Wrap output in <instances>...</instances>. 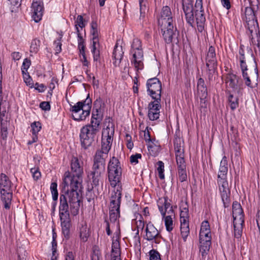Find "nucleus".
Instances as JSON below:
<instances>
[{"instance_id":"f257e3e1","label":"nucleus","mask_w":260,"mask_h":260,"mask_svg":"<svg viewBox=\"0 0 260 260\" xmlns=\"http://www.w3.org/2000/svg\"><path fill=\"white\" fill-rule=\"evenodd\" d=\"M73 175L66 172L62 185L59 198V216L62 233L65 238L70 237L71 220L70 212L73 216L79 213L82 191L83 168L80 166L78 159L74 157L71 161Z\"/></svg>"},{"instance_id":"f03ea898","label":"nucleus","mask_w":260,"mask_h":260,"mask_svg":"<svg viewBox=\"0 0 260 260\" xmlns=\"http://www.w3.org/2000/svg\"><path fill=\"white\" fill-rule=\"evenodd\" d=\"M182 7L188 24L193 27L195 19L197 29L202 32L204 30L206 22L202 0H196L194 6H193L192 0H182Z\"/></svg>"},{"instance_id":"7ed1b4c3","label":"nucleus","mask_w":260,"mask_h":260,"mask_svg":"<svg viewBox=\"0 0 260 260\" xmlns=\"http://www.w3.org/2000/svg\"><path fill=\"white\" fill-rule=\"evenodd\" d=\"M107 171L108 180L111 186L115 187L117 185L118 187L122 188L121 186H119L122 177V169L120 161L117 157L113 156L110 158Z\"/></svg>"},{"instance_id":"20e7f679","label":"nucleus","mask_w":260,"mask_h":260,"mask_svg":"<svg viewBox=\"0 0 260 260\" xmlns=\"http://www.w3.org/2000/svg\"><path fill=\"white\" fill-rule=\"evenodd\" d=\"M122 188L117 187L110 198L109 216L111 222L115 223L120 217V207L121 201Z\"/></svg>"},{"instance_id":"39448f33","label":"nucleus","mask_w":260,"mask_h":260,"mask_svg":"<svg viewBox=\"0 0 260 260\" xmlns=\"http://www.w3.org/2000/svg\"><path fill=\"white\" fill-rule=\"evenodd\" d=\"M258 9V7L246 6L245 9V19L247 27L250 34L251 35L254 31H258V24L255 13Z\"/></svg>"},{"instance_id":"423d86ee","label":"nucleus","mask_w":260,"mask_h":260,"mask_svg":"<svg viewBox=\"0 0 260 260\" xmlns=\"http://www.w3.org/2000/svg\"><path fill=\"white\" fill-rule=\"evenodd\" d=\"M159 26L161 28L162 37L166 43L170 44L175 39L178 41L179 32L176 27L174 26L173 23Z\"/></svg>"},{"instance_id":"0eeeda50","label":"nucleus","mask_w":260,"mask_h":260,"mask_svg":"<svg viewBox=\"0 0 260 260\" xmlns=\"http://www.w3.org/2000/svg\"><path fill=\"white\" fill-rule=\"evenodd\" d=\"M96 134V133L83 126L80 129L79 135L82 147L84 149H87L91 146L95 140Z\"/></svg>"},{"instance_id":"6e6552de","label":"nucleus","mask_w":260,"mask_h":260,"mask_svg":"<svg viewBox=\"0 0 260 260\" xmlns=\"http://www.w3.org/2000/svg\"><path fill=\"white\" fill-rule=\"evenodd\" d=\"M154 101L150 102L148 105V117L150 120L154 121L159 118L160 109L161 108L160 96L153 97Z\"/></svg>"},{"instance_id":"1a4fd4ad","label":"nucleus","mask_w":260,"mask_h":260,"mask_svg":"<svg viewBox=\"0 0 260 260\" xmlns=\"http://www.w3.org/2000/svg\"><path fill=\"white\" fill-rule=\"evenodd\" d=\"M148 94L152 98L160 96L161 99V83L156 77L149 79L146 83Z\"/></svg>"},{"instance_id":"9d476101","label":"nucleus","mask_w":260,"mask_h":260,"mask_svg":"<svg viewBox=\"0 0 260 260\" xmlns=\"http://www.w3.org/2000/svg\"><path fill=\"white\" fill-rule=\"evenodd\" d=\"M217 183L223 206L224 208H228L229 207L231 202V192L229 188L228 181L217 180Z\"/></svg>"},{"instance_id":"9b49d317","label":"nucleus","mask_w":260,"mask_h":260,"mask_svg":"<svg viewBox=\"0 0 260 260\" xmlns=\"http://www.w3.org/2000/svg\"><path fill=\"white\" fill-rule=\"evenodd\" d=\"M233 224L234 228L235 242H241V237L243 231V226L244 223V215L233 216Z\"/></svg>"},{"instance_id":"f8f14e48","label":"nucleus","mask_w":260,"mask_h":260,"mask_svg":"<svg viewBox=\"0 0 260 260\" xmlns=\"http://www.w3.org/2000/svg\"><path fill=\"white\" fill-rule=\"evenodd\" d=\"M157 20L158 25H165L167 24L173 23L172 13L169 6H164L162 8L160 15Z\"/></svg>"},{"instance_id":"ddd939ff","label":"nucleus","mask_w":260,"mask_h":260,"mask_svg":"<svg viewBox=\"0 0 260 260\" xmlns=\"http://www.w3.org/2000/svg\"><path fill=\"white\" fill-rule=\"evenodd\" d=\"M70 111L72 112V118L75 121L84 120L89 116L86 115L81 102H77L75 105L71 106Z\"/></svg>"},{"instance_id":"4468645a","label":"nucleus","mask_w":260,"mask_h":260,"mask_svg":"<svg viewBox=\"0 0 260 260\" xmlns=\"http://www.w3.org/2000/svg\"><path fill=\"white\" fill-rule=\"evenodd\" d=\"M103 119V115L95 114L94 111H92L90 123L84 126L98 134L100 132V124Z\"/></svg>"},{"instance_id":"2eb2a0df","label":"nucleus","mask_w":260,"mask_h":260,"mask_svg":"<svg viewBox=\"0 0 260 260\" xmlns=\"http://www.w3.org/2000/svg\"><path fill=\"white\" fill-rule=\"evenodd\" d=\"M133 54V59L132 63L134 64L136 70L138 72L144 68L143 60V52L142 49H138L132 51Z\"/></svg>"},{"instance_id":"dca6fc26","label":"nucleus","mask_w":260,"mask_h":260,"mask_svg":"<svg viewBox=\"0 0 260 260\" xmlns=\"http://www.w3.org/2000/svg\"><path fill=\"white\" fill-rule=\"evenodd\" d=\"M145 231L146 238L148 240L151 241L154 239L156 244L161 242L160 239H162V238L158 235L157 230L150 222L147 224Z\"/></svg>"},{"instance_id":"f3484780","label":"nucleus","mask_w":260,"mask_h":260,"mask_svg":"<svg viewBox=\"0 0 260 260\" xmlns=\"http://www.w3.org/2000/svg\"><path fill=\"white\" fill-rule=\"evenodd\" d=\"M31 8L33 10L32 17L36 22H38L42 19L43 16V4L41 1H35L34 0Z\"/></svg>"},{"instance_id":"a211bd4d","label":"nucleus","mask_w":260,"mask_h":260,"mask_svg":"<svg viewBox=\"0 0 260 260\" xmlns=\"http://www.w3.org/2000/svg\"><path fill=\"white\" fill-rule=\"evenodd\" d=\"M206 66H217V61L216 57L215 49L211 46L209 48L208 52L206 57Z\"/></svg>"},{"instance_id":"6ab92c4d","label":"nucleus","mask_w":260,"mask_h":260,"mask_svg":"<svg viewBox=\"0 0 260 260\" xmlns=\"http://www.w3.org/2000/svg\"><path fill=\"white\" fill-rule=\"evenodd\" d=\"M80 238L82 242L85 243L87 241L90 232V229L87 227L85 221H82L79 226Z\"/></svg>"},{"instance_id":"aec40b11","label":"nucleus","mask_w":260,"mask_h":260,"mask_svg":"<svg viewBox=\"0 0 260 260\" xmlns=\"http://www.w3.org/2000/svg\"><path fill=\"white\" fill-rule=\"evenodd\" d=\"M123 54L124 52L122 50V47H118L117 44H116L113 50L112 55L113 59L114 60L113 61V64L115 67L119 66L123 58Z\"/></svg>"},{"instance_id":"412c9836","label":"nucleus","mask_w":260,"mask_h":260,"mask_svg":"<svg viewBox=\"0 0 260 260\" xmlns=\"http://www.w3.org/2000/svg\"><path fill=\"white\" fill-rule=\"evenodd\" d=\"M1 200L4 203V207L7 209H9L12 199V190L10 189L8 191L6 190H0Z\"/></svg>"},{"instance_id":"4be33fe9","label":"nucleus","mask_w":260,"mask_h":260,"mask_svg":"<svg viewBox=\"0 0 260 260\" xmlns=\"http://www.w3.org/2000/svg\"><path fill=\"white\" fill-rule=\"evenodd\" d=\"M240 80L239 77L232 73H229L225 77V82L226 83H229L230 87L235 89L238 85H240Z\"/></svg>"},{"instance_id":"5701e85b","label":"nucleus","mask_w":260,"mask_h":260,"mask_svg":"<svg viewBox=\"0 0 260 260\" xmlns=\"http://www.w3.org/2000/svg\"><path fill=\"white\" fill-rule=\"evenodd\" d=\"M108 155H105L100 151H96L93 157V165L106 167V158Z\"/></svg>"},{"instance_id":"b1692460","label":"nucleus","mask_w":260,"mask_h":260,"mask_svg":"<svg viewBox=\"0 0 260 260\" xmlns=\"http://www.w3.org/2000/svg\"><path fill=\"white\" fill-rule=\"evenodd\" d=\"M88 177L91 181V187L90 188H88V191H91L94 187H96L99 185L100 182L102 181L103 176L93 173V172H90L88 175Z\"/></svg>"},{"instance_id":"393cba45","label":"nucleus","mask_w":260,"mask_h":260,"mask_svg":"<svg viewBox=\"0 0 260 260\" xmlns=\"http://www.w3.org/2000/svg\"><path fill=\"white\" fill-rule=\"evenodd\" d=\"M12 189V183L8 177L4 173L0 175V190Z\"/></svg>"},{"instance_id":"a878e982","label":"nucleus","mask_w":260,"mask_h":260,"mask_svg":"<svg viewBox=\"0 0 260 260\" xmlns=\"http://www.w3.org/2000/svg\"><path fill=\"white\" fill-rule=\"evenodd\" d=\"M197 92L198 95L208 96L207 87L205 81L202 78H200L197 82Z\"/></svg>"},{"instance_id":"bb28decb","label":"nucleus","mask_w":260,"mask_h":260,"mask_svg":"<svg viewBox=\"0 0 260 260\" xmlns=\"http://www.w3.org/2000/svg\"><path fill=\"white\" fill-rule=\"evenodd\" d=\"M105 104L103 102L102 99L101 97H98L93 103V111H94L95 114H100L103 115V108H104Z\"/></svg>"},{"instance_id":"cd10ccee","label":"nucleus","mask_w":260,"mask_h":260,"mask_svg":"<svg viewBox=\"0 0 260 260\" xmlns=\"http://www.w3.org/2000/svg\"><path fill=\"white\" fill-rule=\"evenodd\" d=\"M244 45H241L240 46V49L239 51V53L240 55L239 60H240V66L241 69H246L247 68V66L246 62V58L244 54V50L243 49Z\"/></svg>"},{"instance_id":"c85d7f7f","label":"nucleus","mask_w":260,"mask_h":260,"mask_svg":"<svg viewBox=\"0 0 260 260\" xmlns=\"http://www.w3.org/2000/svg\"><path fill=\"white\" fill-rule=\"evenodd\" d=\"M80 102L83 104V108L84 109V112L86 115H89L92 105V100L89 97V94H88L84 101H81Z\"/></svg>"},{"instance_id":"c756f323","label":"nucleus","mask_w":260,"mask_h":260,"mask_svg":"<svg viewBox=\"0 0 260 260\" xmlns=\"http://www.w3.org/2000/svg\"><path fill=\"white\" fill-rule=\"evenodd\" d=\"M256 35L257 38V43L256 44V48L254 49V51L256 54H258L260 55V33H259V29L258 28V31H254ZM247 34L249 36V38L250 39L251 42L252 44H255V41L254 40V38L252 37V35L250 34V33Z\"/></svg>"},{"instance_id":"7c9ffc66","label":"nucleus","mask_w":260,"mask_h":260,"mask_svg":"<svg viewBox=\"0 0 260 260\" xmlns=\"http://www.w3.org/2000/svg\"><path fill=\"white\" fill-rule=\"evenodd\" d=\"M91 259V260H102L101 251L98 245H94L92 247Z\"/></svg>"},{"instance_id":"2f4dec72","label":"nucleus","mask_w":260,"mask_h":260,"mask_svg":"<svg viewBox=\"0 0 260 260\" xmlns=\"http://www.w3.org/2000/svg\"><path fill=\"white\" fill-rule=\"evenodd\" d=\"M232 213L233 216L235 215H244L243 210L240 204L237 201H234L232 205Z\"/></svg>"},{"instance_id":"473e14b6","label":"nucleus","mask_w":260,"mask_h":260,"mask_svg":"<svg viewBox=\"0 0 260 260\" xmlns=\"http://www.w3.org/2000/svg\"><path fill=\"white\" fill-rule=\"evenodd\" d=\"M217 66H209L208 67H207L208 68V79L210 82L215 79L214 74L217 72Z\"/></svg>"},{"instance_id":"72a5a7b5","label":"nucleus","mask_w":260,"mask_h":260,"mask_svg":"<svg viewBox=\"0 0 260 260\" xmlns=\"http://www.w3.org/2000/svg\"><path fill=\"white\" fill-rule=\"evenodd\" d=\"M211 233L203 232L200 233V244H204V243L210 242L211 241Z\"/></svg>"},{"instance_id":"f704fd0d","label":"nucleus","mask_w":260,"mask_h":260,"mask_svg":"<svg viewBox=\"0 0 260 260\" xmlns=\"http://www.w3.org/2000/svg\"><path fill=\"white\" fill-rule=\"evenodd\" d=\"M228 101L230 106L232 110L236 109L239 106V99L237 97H234L232 94H230L228 97Z\"/></svg>"},{"instance_id":"c9c22d12","label":"nucleus","mask_w":260,"mask_h":260,"mask_svg":"<svg viewBox=\"0 0 260 260\" xmlns=\"http://www.w3.org/2000/svg\"><path fill=\"white\" fill-rule=\"evenodd\" d=\"M41 42L40 40L36 38L32 40L30 47V52L31 53H37L40 48Z\"/></svg>"},{"instance_id":"e433bc0d","label":"nucleus","mask_w":260,"mask_h":260,"mask_svg":"<svg viewBox=\"0 0 260 260\" xmlns=\"http://www.w3.org/2000/svg\"><path fill=\"white\" fill-rule=\"evenodd\" d=\"M228 167H220L219 173L218 174V180H222V181H227L226 175L228 173Z\"/></svg>"},{"instance_id":"4c0bfd02","label":"nucleus","mask_w":260,"mask_h":260,"mask_svg":"<svg viewBox=\"0 0 260 260\" xmlns=\"http://www.w3.org/2000/svg\"><path fill=\"white\" fill-rule=\"evenodd\" d=\"M177 168H186L184 159V154L177 155L175 156Z\"/></svg>"},{"instance_id":"58836bf2","label":"nucleus","mask_w":260,"mask_h":260,"mask_svg":"<svg viewBox=\"0 0 260 260\" xmlns=\"http://www.w3.org/2000/svg\"><path fill=\"white\" fill-rule=\"evenodd\" d=\"M120 245H112L111 257H120L121 251Z\"/></svg>"},{"instance_id":"ea45409f","label":"nucleus","mask_w":260,"mask_h":260,"mask_svg":"<svg viewBox=\"0 0 260 260\" xmlns=\"http://www.w3.org/2000/svg\"><path fill=\"white\" fill-rule=\"evenodd\" d=\"M174 149L175 152V156L177 155L184 154V149L181 146L180 140H176L174 143Z\"/></svg>"},{"instance_id":"a19ab883","label":"nucleus","mask_w":260,"mask_h":260,"mask_svg":"<svg viewBox=\"0 0 260 260\" xmlns=\"http://www.w3.org/2000/svg\"><path fill=\"white\" fill-rule=\"evenodd\" d=\"M111 147V144H109L108 143L105 142L103 138L102 140V148L100 150H98L97 151H100L101 153H103L105 155H108V152H109Z\"/></svg>"},{"instance_id":"79ce46f5","label":"nucleus","mask_w":260,"mask_h":260,"mask_svg":"<svg viewBox=\"0 0 260 260\" xmlns=\"http://www.w3.org/2000/svg\"><path fill=\"white\" fill-rule=\"evenodd\" d=\"M247 70L248 68H246V69H241L242 77L244 80H245V84H246V85L249 87L253 88V86L251 85V80L247 72Z\"/></svg>"},{"instance_id":"37998d69","label":"nucleus","mask_w":260,"mask_h":260,"mask_svg":"<svg viewBox=\"0 0 260 260\" xmlns=\"http://www.w3.org/2000/svg\"><path fill=\"white\" fill-rule=\"evenodd\" d=\"M165 218V223L166 227V230L168 232H171L173 229V221L172 217L171 216H166L164 217Z\"/></svg>"},{"instance_id":"c03bdc74","label":"nucleus","mask_w":260,"mask_h":260,"mask_svg":"<svg viewBox=\"0 0 260 260\" xmlns=\"http://www.w3.org/2000/svg\"><path fill=\"white\" fill-rule=\"evenodd\" d=\"M177 169L180 181L182 182L186 181L187 180L186 168Z\"/></svg>"},{"instance_id":"a18cd8bd","label":"nucleus","mask_w":260,"mask_h":260,"mask_svg":"<svg viewBox=\"0 0 260 260\" xmlns=\"http://www.w3.org/2000/svg\"><path fill=\"white\" fill-rule=\"evenodd\" d=\"M17 252L18 254V259L26 260V257L27 256L28 253L22 246L17 248Z\"/></svg>"},{"instance_id":"49530a36","label":"nucleus","mask_w":260,"mask_h":260,"mask_svg":"<svg viewBox=\"0 0 260 260\" xmlns=\"http://www.w3.org/2000/svg\"><path fill=\"white\" fill-rule=\"evenodd\" d=\"M57 186V184L56 182H52L51 184L50 189L52 195V199L54 201H56L58 199V193Z\"/></svg>"},{"instance_id":"de8ad7c7","label":"nucleus","mask_w":260,"mask_h":260,"mask_svg":"<svg viewBox=\"0 0 260 260\" xmlns=\"http://www.w3.org/2000/svg\"><path fill=\"white\" fill-rule=\"evenodd\" d=\"M91 34L93 37L92 38H99V32L98 29V23L95 21H92L91 23Z\"/></svg>"},{"instance_id":"09e8293b","label":"nucleus","mask_w":260,"mask_h":260,"mask_svg":"<svg viewBox=\"0 0 260 260\" xmlns=\"http://www.w3.org/2000/svg\"><path fill=\"white\" fill-rule=\"evenodd\" d=\"M157 171L158 173V176L160 179H164L165 178L164 172V163L162 161H158L157 162Z\"/></svg>"},{"instance_id":"8fccbe9b","label":"nucleus","mask_w":260,"mask_h":260,"mask_svg":"<svg viewBox=\"0 0 260 260\" xmlns=\"http://www.w3.org/2000/svg\"><path fill=\"white\" fill-rule=\"evenodd\" d=\"M105 169L106 167L92 165V170L90 172L103 176L105 172Z\"/></svg>"},{"instance_id":"3c124183","label":"nucleus","mask_w":260,"mask_h":260,"mask_svg":"<svg viewBox=\"0 0 260 260\" xmlns=\"http://www.w3.org/2000/svg\"><path fill=\"white\" fill-rule=\"evenodd\" d=\"M32 135H36L41 130V124L40 122H34L31 124Z\"/></svg>"},{"instance_id":"603ef678","label":"nucleus","mask_w":260,"mask_h":260,"mask_svg":"<svg viewBox=\"0 0 260 260\" xmlns=\"http://www.w3.org/2000/svg\"><path fill=\"white\" fill-rule=\"evenodd\" d=\"M210 248V245H200V252L201 253L203 258L208 254Z\"/></svg>"},{"instance_id":"864d4df0","label":"nucleus","mask_w":260,"mask_h":260,"mask_svg":"<svg viewBox=\"0 0 260 260\" xmlns=\"http://www.w3.org/2000/svg\"><path fill=\"white\" fill-rule=\"evenodd\" d=\"M132 51L142 49L141 41L138 39H134L131 45Z\"/></svg>"},{"instance_id":"5fc2aeb1","label":"nucleus","mask_w":260,"mask_h":260,"mask_svg":"<svg viewBox=\"0 0 260 260\" xmlns=\"http://www.w3.org/2000/svg\"><path fill=\"white\" fill-rule=\"evenodd\" d=\"M211 232L210 224L207 220H204L202 222L200 233Z\"/></svg>"},{"instance_id":"6e6d98bb","label":"nucleus","mask_w":260,"mask_h":260,"mask_svg":"<svg viewBox=\"0 0 260 260\" xmlns=\"http://www.w3.org/2000/svg\"><path fill=\"white\" fill-rule=\"evenodd\" d=\"M151 129L150 127L149 128L148 126L146 128L145 131H144V139L146 142H152L155 141V139H153L151 138L150 134L149 132V130Z\"/></svg>"},{"instance_id":"4d7b16f0","label":"nucleus","mask_w":260,"mask_h":260,"mask_svg":"<svg viewBox=\"0 0 260 260\" xmlns=\"http://www.w3.org/2000/svg\"><path fill=\"white\" fill-rule=\"evenodd\" d=\"M30 64L31 61L30 59L27 58L24 59L21 67L22 73H24V72H27V70L29 68Z\"/></svg>"},{"instance_id":"13d9d810","label":"nucleus","mask_w":260,"mask_h":260,"mask_svg":"<svg viewBox=\"0 0 260 260\" xmlns=\"http://www.w3.org/2000/svg\"><path fill=\"white\" fill-rule=\"evenodd\" d=\"M61 37L57 39L54 42V44L55 45V54H58L61 51Z\"/></svg>"},{"instance_id":"bf43d9fd","label":"nucleus","mask_w":260,"mask_h":260,"mask_svg":"<svg viewBox=\"0 0 260 260\" xmlns=\"http://www.w3.org/2000/svg\"><path fill=\"white\" fill-rule=\"evenodd\" d=\"M150 260H160V254L158 252L154 250H150Z\"/></svg>"},{"instance_id":"052dcab7","label":"nucleus","mask_w":260,"mask_h":260,"mask_svg":"<svg viewBox=\"0 0 260 260\" xmlns=\"http://www.w3.org/2000/svg\"><path fill=\"white\" fill-rule=\"evenodd\" d=\"M181 234L182 236V237L183 239V242H185L186 241V239L188 237V235L189 233V228H181Z\"/></svg>"},{"instance_id":"680f3d73","label":"nucleus","mask_w":260,"mask_h":260,"mask_svg":"<svg viewBox=\"0 0 260 260\" xmlns=\"http://www.w3.org/2000/svg\"><path fill=\"white\" fill-rule=\"evenodd\" d=\"M30 172L32 174V176L35 180H37L41 177V173L38 170V168H31Z\"/></svg>"},{"instance_id":"e2e57ef3","label":"nucleus","mask_w":260,"mask_h":260,"mask_svg":"<svg viewBox=\"0 0 260 260\" xmlns=\"http://www.w3.org/2000/svg\"><path fill=\"white\" fill-rule=\"evenodd\" d=\"M57 245H52V256L51 260H57L58 254L57 253Z\"/></svg>"},{"instance_id":"0e129e2a","label":"nucleus","mask_w":260,"mask_h":260,"mask_svg":"<svg viewBox=\"0 0 260 260\" xmlns=\"http://www.w3.org/2000/svg\"><path fill=\"white\" fill-rule=\"evenodd\" d=\"M40 107L44 111H49L50 110V105L48 102H42L40 104Z\"/></svg>"},{"instance_id":"69168bd1","label":"nucleus","mask_w":260,"mask_h":260,"mask_svg":"<svg viewBox=\"0 0 260 260\" xmlns=\"http://www.w3.org/2000/svg\"><path fill=\"white\" fill-rule=\"evenodd\" d=\"M142 155L141 154L137 153L135 155H132L130 157V161L131 163H138V159L141 158Z\"/></svg>"},{"instance_id":"338daca9","label":"nucleus","mask_w":260,"mask_h":260,"mask_svg":"<svg viewBox=\"0 0 260 260\" xmlns=\"http://www.w3.org/2000/svg\"><path fill=\"white\" fill-rule=\"evenodd\" d=\"M200 99V107L202 108H206L207 107V96L199 95Z\"/></svg>"},{"instance_id":"774afa93","label":"nucleus","mask_w":260,"mask_h":260,"mask_svg":"<svg viewBox=\"0 0 260 260\" xmlns=\"http://www.w3.org/2000/svg\"><path fill=\"white\" fill-rule=\"evenodd\" d=\"M77 26L78 25L81 28L85 27V24L83 22V18L81 15H78L76 20Z\"/></svg>"}]
</instances>
